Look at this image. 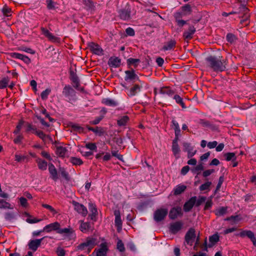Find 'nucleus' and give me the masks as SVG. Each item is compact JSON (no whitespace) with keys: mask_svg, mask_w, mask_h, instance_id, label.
Masks as SVG:
<instances>
[{"mask_svg":"<svg viewBox=\"0 0 256 256\" xmlns=\"http://www.w3.org/2000/svg\"><path fill=\"white\" fill-rule=\"evenodd\" d=\"M222 56H210L206 58V66L216 72H222L226 69L227 59H222Z\"/></svg>","mask_w":256,"mask_h":256,"instance_id":"nucleus-1","label":"nucleus"},{"mask_svg":"<svg viewBox=\"0 0 256 256\" xmlns=\"http://www.w3.org/2000/svg\"><path fill=\"white\" fill-rule=\"evenodd\" d=\"M103 118L104 116H101L96 118L94 120H91L89 122L90 124L96 125L98 124L103 119Z\"/></svg>","mask_w":256,"mask_h":256,"instance_id":"nucleus-59","label":"nucleus"},{"mask_svg":"<svg viewBox=\"0 0 256 256\" xmlns=\"http://www.w3.org/2000/svg\"><path fill=\"white\" fill-rule=\"evenodd\" d=\"M50 92V90L49 89H46V90H44L40 94L41 98L42 100H46L48 98V96Z\"/></svg>","mask_w":256,"mask_h":256,"instance_id":"nucleus-60","label":"nucleus"},{"mask_svg":"<svg viewBox=\"0 0 256 256\" xmlns=\"http://www.w3.org/2000/svg\"><path fill=\"white\" fill-rule=\"evenodd\" d=\"M180 15V14L179 13H176L175 15V18H176L178 26H182L186 24V22L182 20H178V18Z\"/></svg>","mask_w":256,"mask_h":256,"instance_id":"nucleus-54","label":"nucleus"},{"mask_svg":"<svg viewBox=\"0 0 256 256\" xmlns=\"http://www.w3.org/2000/svg\"><path fill=\"white\" fill-rule=\"evenodd\" d=\"M228 208L226 206H222L217 209L216 212V214L218 216H222L226 214Z\"/></svg>","mask_w":256,"mask_h":256,"instance_id":"nucleus-41","label":"nucleus"},{"mask_svg":"<svg viewBox=\"0 0 256 256\" xmlns=\"http://www.w3.org/2000/svg\"><path fill=\"white\" fill-rule=\"evenodd\" d=\"M206 200V197H204V196H200L198 200L196 199V202L195 203L196 206H199L203 202H204Z\"/></svg>","mask_w":256,"mask_h":256,"instance_id":"nucleus-62","label":"nucleus"},{"mask_svg":"<svg viewBox=\"0 0 256 256\" xmlns=\"http://www.w3.org/2000/svg\"><path fill=\"white\" fill-rule=\"evenodd\" d=\"M0 208H12L10 204L4 200H0Z\"/></svg>","mask_w":256,"mask_h":256,"instance_id":"nucleus-48","label":"nucleus"},{"mask_svg":"<svg viewBox=\"0 0 256 256\" xmlns=\"http://www.w3.org/2000/svg\"><path fill=\"white\" fill-rule=\"evenodd\" d=\"M58 233L62 234H67L68 236H70V234L72 232V228H64L62 229H59L58 230Z\"/></svg>","mask_w":256,"mask_h":256,"instance_id":"nucleus-44","label":"nucleus"},{"mask_svg":"<svg viewBox=\"0 0 256 256\" xmlns=\"http://www.w3.org/2000/svg\"><path fill=\"white\" fill-rule=\"evenodd\" d=\"M126 76L124 80L126 82H134L138 78V76L135 74L134 70H131L125 71Z\"/></svg>","mask_w":256,"mask_h":256,"instance_id":"nucleus-14","label":"nucleus"},{"mask_svg":"<svg viewBox=\"0 0 256 256\" xmlns=\"http://www.w3.org/2000/svg\"><path fill=\"white\" fill-rule=\"evenodd\" d=\"M183 215L182 209L180 206L172 208L170 211L169 218L171 220H174L178 216H182Z\"/></svg>","mask_w":256,"mask_h":256,"instance_id":"nucleus-6","label":"nucleus"},{"mask_svg":"<svg viewBox=\"0 0 256 256\" xmlns=\"http://www.w3.org/2000/svg\"><path fill=\"white\" fill-rule=\"evenodd\" d=\"M2 12L3 13V14L6 16H10V14H10L11 12H12L11 9L10 8H9L8 6H4L2 8Z\"/></svg>","mask_w":256,"mask_h":256,"instance_id":"nucleus-52","label":"nucleus"},{"mask_svg":"<svg viewBox=\"0 0 256 256\" xmlns=\"http://www.w3.org/2000/svg\"><path fill=\"white\" fill-rule=\"evenodd\" d=\"M86 148L88 149H89L91 150H94L96 152L97 150V146L95 143L88 142L86 144Z\"/></svg>","mask_w":256,"mask_h":256,"instance_id":"nucleus-53","label":"nucleus"},{"mask_svg":"<svg viewBox=\"0 0 256 256\" xmlns=\"http://www.w3.org/2000/svg\"><path fill=\"white\" fill-rule=\"evenodd\" d=\"M141 88L142 87L140 85L134 84L130 89L129 92L128 93V96L131 97L135 96L136 94L140 91Z\"/></svg>","mask_w":256,"mask_h":256,"instance_id":"nucleus-28","label":"nucleus"},{"mask_svg":"<svg viewBox=\"0 0 256 256\" xmlns=\"http://www.w3.org/2000/svg\"><path fill=\"white\" fill-rule=\"evenodd\" d=\"M82 4L85 6L84 8L87 10H94L95 6L92 0H82Z\"/></svg>","mask_w":256,"mask_h":256,"instance_id":"nucleus-34","label":"nucleus"},{"mask_svg":"<svg viewBox=\"0 0 256 256\" xmlns=\"http://www.w3.org/2000/svg\"><path fill=\"white\" fill-rule=\"evenodd\" d=\"M204 166L202 163L199 164L196 166L191 169V171L193 174H199L202 170H204Z\"/></svg>","mask_w":256,"mask_h":256,"instance_id":"nucleus-40","label":"nucleus"},{"mask_svg":"<svg viewBox=\"0 0 256 256\" xmlns=\"http://www.w3.org/2000/svg\"><path fill=\"white\" fill-rule=\"evenodd\" d=\"M117 248L121 252L124 250V244L122 240H118L117 242Z\"/></svg>","mask_w":256,"mask_h":256,"instance_id":"nucleus-63","label":"nucleus"},{"mask_svg":"<svg viewBox=\"0 0 256 256\" xmlns=\"http://www.w3.org/2000/svg\"><path fill=\"white\" fill-rule=\"evenodd\" d=\"M46 237V236H44L40 239L30 240L28 244L29 249L34 252L36 251L38 248L40 246L42 241Z\"/></svg>","mask_w":256,"mask_h":256,"instance_id":"nucleus-12","label":"nucleus"},{"mask_svg":"<svg viewBox=\"0 0 256 256\" xmlns=\"http://www.w3.org/2000/svg\"><path fill=\"white\" fill-rule=\"evenodd\" d=\"M12 56L14 58L23 60L26 64L30 62V60L28 56L14 52L12 54Z\"/></svg>","mask_w":256,"mask_h":256,"instance_id":"nucleus-23","label":"nucleus"},{"mask_svg":"<svg viewBox=\"0 0 256 256\" xmlns=\"http://www.w3.org/2000/svg\"><path fill=\"white\" fill-rule=\"evenodd\" d=\"M36 135L41 138L44 142L46 140V138H49L48 136L45 134L41 130L36 132Z\"/></svg>","mask_w":256,"mask_h":256,"instance_id":"nucleus-55","label":"nucleus"},{"mask_svg":"<svg viewBox=\"0 0 256 256\" xmlns=\"http://www.w3.org/2000/svg\"><path fill=\"white\" fill-rule=\"evenodd\" d=\"M212 184V182H206L202 184L200 186V191H204V190H208L210 189V186H211Z\"/></svg>","mask_w":256,"mask_h":256,"instance_id":"nucleus-49","label":"nucleus"},{"mask_svg":"<svg viewBox=\"0 0 256 256\" xmlns=\"http://www.w3.org/2000/svg\"><path fill=\"white\" fill-rule=\"evenodd\" d=\"M67 150L66 148L63 146H58L56 148V154L60 157H64L67 152Z\"/></svg>","mask_w":256,"mask_h":256,"instance_id":"nucleus-37","label":"nucleus"},{"mask_svg":"<svg viewBox=\"0 0 256 256\" xmlns=\"http://www.w3.org/2000/svg\"><path fill=\"white\" fill-rule=\"evenodd\" d=\"M86 127L89 130L94 132L96 134L99 136H102L104 132L103 128L101 127L96 126V128H92L88 125H86Z\"/></svg>","mask_w":256,"mask_h":256,"instance_id":"nucleus-27","label":"nucleus"},{"mask_svg":"<svg viewBox=\"0 0 256 256\" xmlns=\"http://www.w3.org/2000/svg\"><path fill=\"white\" fill-rule=\"evenodd\" d=\"M48 170L51 175L52 178L55 181L56 180L58 179L57 170L52 163L48 164Z\"/></svg>","mask_w":256,"mask_h":256,"instance_id":"nucleus-21","label":"nucleus"},{"mask_svg":"<svg viewBox=\"0 0 256 256\" xmlns=\"http://www.w3.org/2000/svg\"><path fill=\"white\" fill-rule=\"evenodd\" d=\"M5 218L8 220H11L14 218V214L12 212H6L4 216Z\"/></svg>","mask_w":256,"mask_h":256,"instance_id":"nucleus-64","label":"nucleus"},{"mask_svg":"<svg viewBox=\"0 0 256 256\" xmlns=\"http://www.w3.org/2000/svg\"><path fill=\"white\" fill-rule=\"evenodd\" d=\"M120 18L124 20H128L130 18L131 10L129 4H126L124 8L118 11Z\"/></svg>","mask_w":256,"mask_h":256,"instance_id":"nucleus-3","label":"nucleus"},{"mask_svg":"<svg viewBox=\"0 0 256 256\" xmlns=\"http://www.w3.org/2000/svg\"><path fill=\"white\" fill-rule=\"evenodd\" d=\"M70 80L75 84L74 86L76 88L80 84L76 72L72 70L70 72Z\"/></svg>","mask_w":256,"mask_h":256,"instance_id":"nucleus-33","label":"nucleus"},{"mask_svg":"<svg viewBox=\"0 0 256 256\" xmlns=\"http://www.w3.org/2000/svg\"><path fill=\"white\" fill-rule=\"evenodd\" d=\"M91 50L95 54L102 56L104 54V50L98 44L92 43L90 46Z\"/></svg>","mask_w":256,"mask_h":256,"instance_id":"nucleus-19","label":"nucleus"},{"mask_svg":"<svg viewBox=\"0 0 256 256\" xmlns=\"http://www.w3.org/2000/svg\"><path fill=\"white\" fill-rule=\"evenodd\" d=\"M70 126L72 128L73 130L78 132L80 133L83 132L84 131V128L78 124H72Z\"/></svg>","mask_w":256,"mask_h":256,"instance_id":"nucleus-46","label":"nucleus"},{"mask_svg":"<svg viewBox=\"0 0 256 256\" xmlns=\"http://www.w3.org/2000/svg\"><path fill=\"white\" fill-rule=\"evenodd\" d=\"M36 162L38 164V166L40 170H46L48 163L46 161L42 160L40 158H38L36 159Z\"/></svg>","mask_w":256,"mask_h":256,"instance_id":"nucleus-31","label":"nucleus"},{"mask_svg":"<svg viewBox=\"0 0 256 256\" xmlns=\"http://www.w3.org/2000/svg\"><path fill=\"white\" fill-rule=\"evenodd\" d=\"M183 223L181 221H177L172 223L170 226V230L173 234H176L182 227Z\"/></svg>","mask_w":256,"mask_h":256,"instance_id":"nucleus-11","label":"nucleus"},{"mask_svg":"<svg viewBox=\"0 0 256 256\" xmlns=\"http://www.w3.org/2000/svg\"><path fill=\"white\" fill-rule=\"evenodd\" d=\"M160 93L162 94H166L170 96H172L174 94V92L168 86H164L160 88Z\"/></svg>","mask_w":256,"mask_h":256,"instance_id":"nucleus-30","label":"nucleus"},{"mask_svg":"<svg viewBox=\"0 0 256 256\" xmlns=\"http://www.w3.org/2000/svg\"><path fill=\"white\" fill-rule=\"evenodd\" d=\"M102 102L104 104L108 106H116L118 104L116 102L110 98H104Z\"/></svg>","mask_w":256,"mask_h":256,"instance_id":"nucleus-39","label":"nucleus"},{"mask_svg":"<svg viewBox=\"0 0 256 256\" xmlns=\"http://www.w3.org/2000/svg\"><path fill=\"white\" fill-rule=\"evenodd\" d=\"M186 189V186L184 184L176 186L173 190L174 194L178 196L184 192Z\"/></svg>","mask_w":256,"mask_h":256,"instance_id":"nucleus-29","label":"nucleus"},{"mask_svg":"<svg viewBox=\"0 0 256 256\" xmlns=\"http://www.w3.org/2000/svg\"><path fill=\"white\" fill-rule=\"evenodd\" d=\"M97 239L92 237H88L86 241L80 244L77 248L79 250H84L87 249V252L90 253L92 249L97 244Z\"/></svg>","mask_w":256,"mask_h":256,"instance_id":"nucleus-2","label":"nucleus"},{"mask_svg":"<svg viewBox=\"0 0 256 256\" xmlns=\"http://www.w3.org/2000/svg\"><path fill=\"white\" fill-rule=\"evenodd\" d=\"M70 161L74 165L76 166H80L83 163L80 158L76 157H71Z\"/></svg>","mask_w":256,"mask_h":256,"instance_id":"nucleus-43","label":"nucleus"},{"mask_svg":"<svg viewBox=\"0 0 256 256\" xmlns=\"http://www.w3.org/2000/svg\"><path fill=\"white\" fill-rule=\"evenodd\" d=\"M74 209L79 214L86 216L88 213L86 208L83 205L76 201L72 202Z\"/></svg>","mask_w":256,"mask_h":256,"instance_id":"nucleus-8","label":"nucleus"},{"mask_svg":"<svg viewBox=\"0 0 256 256\" xmlns=\"http://www.w3.org/2000/svg\"><path fill=\"white\" fill-rule=\"evenodd\" d=\"M168 214L166 208H160L156 210L154 214V219L157 222H160L164 220Z\"/></svg>","mask_w":256,"mask_h":256,"instance_id":"nucleus-5","label":"nucleus"},{"mask_svg":"<svg viewBox=\"0 0 256 256\" xmlns=\"http://www.w3.org/2000/svg\"><path fill=\"white\" fill-rule=\"evenodd\" d=\"M172 152H173L174 155L176 157V158H180V148H179L177 138H175L172 141Z\"/></svg>","mask_w":256,"mask_h":256,"instance_id":"nucleus-20","label":"nucleus"},{"mask_svg":"<svg viewBox=\"0 0 256 256\" xmlns=\"http://www.w3.org/2000/svg\"><path fill=\"white\" fill-rule=\"evenodd\" d=\"M196 238L195 230L193 228H190L185 235V240L188 244H191L194 242Z\"/></svg>","mask_w":256,"mask_h":256,"instance_id":"nucleus-10","label":"nucleus"},{"mask_svg":"<svg viewBox=\"0 0 256 256\" xmlns=\"http://www.w3.org/2000/svg\"><path fill=\"white\" fill-rule=\"evenodd\" d=\"M182 10L184 15L190 14L192 12L191 6L188 4H185L182 7Z\"/></svg>","mask_w":256,"mask_h":256,"instance_id":"nucleus-42","label":"nucleus"},{"mask_svg":"<svg viewBox=\"0 0 256 256\" xmlns=\"http://www.w3.org/2000/svg\"><path fill=\"white\" fill-rule=\"evenodd\" d=\"M62 94L68 99V102L76 100V92L69 85L66 86L63 88Z\"/></svg>","mask_w":256,"mask_h":256,"instance_id":"nucleus-4","label":"nucleus"},{"mask_svg":"<svg viewBox=\"0 0 256 256\" xmlns=\"http://www.w3.org/2000/svg\"><path fill=\"white\" fill-rule=\"evenodd\" d=\"M241 238L248 237L250 240L254 239L255 237L254 233L250 230H242L238 234Z\"/></svg>","mask_w":256,"mask_h":256,"instance_id":"nucleus-26","label":"nucleus"},{"mask_svg":"<svg viewBox=\"0 0 256 256\" xmlns=\"http://www.w3.org/2000/svg\"><path fill=\"white\" fill-rule=\"evenodd\" d=\"M41 31L44 35L50 40L52 42H58L59 38L53 35L47 29L44 28H41Z\"/></svg>","mask_w":256,"mask_h":256,"instance_id":"nucleus-18","label":"nucleus"},{"mask_svg":"<svg viewBox=\"0 0 256 256\" xmlns=\"http://www.w3.org/2000/svg\"><path fill=\"white\" fill-rule=\"evenodd\" d=\"M176 42L174 40H170L168 42L164 43L162 50L164 51L170 50L175 48Z\"/></svg>","mask_w":256,"mask_h":256,"instance_id":"nucleus-25","label":"nucleus"},{"mask_svg":"<svg viewBox=\"0 0 256 256\" xmlns=\"http://www.w3.org/2000/svg\"><path fill=\"white\" fill-rule=\"evenodd\" d=\"M108 250L106 243H102L98 249H95L94 252H96V256H106V252Z\"/></svg>","mask_w":256,"mask_h":256,"instance_id":"nucleus-15","label":"nucleus"},{"mask_svg":"<svg viewBox=\"0 0 256 256\" xmlns=\"http://www.w3.org/2000/svg\"><path fill=\"white\" fill-rule=\"evenodd\" d=\"M60 224L58 222H54V223L46 225L42 231H46V232H50L52 230H58Z\"/></svg>","mask_w":256,"mask_h":256,"instance_id":"nucleus-22","label":"nucleus"},{"mask_svg":"<svg viewBox=\"0 0 256 256\" xmlns=\"http://www.w3.org/2000/svg\"><path fill=\"white\" fill-rule=\"evenodd\" d=\"M42 206L47 210H48L54 216L56 214H57L56 210L51 206L48 204H42Z\"/></svg>","mask_w":256,"mask_h":256,"instance_id":"nucleus-51","label":"nucleus"},{"mask_svg":"<svg viewBox=\"0 0 256 256\" xmlns=\"http://www.w3.org/2000/svg\"><path fill=\"white\" fill-rule=\"evenodd\" d=\"M248 8L245 5L241 4H240V6L238 8V13H242L244 14V20H242L240 22L242 24H243L244 22H245V24L247 25V21L248 20V18L249 17V15L248 14Z\"/></svg>","mask_w":256,"mask_h":256,"instance_id":"nucleus-9","label":"nucleus"},{"mask_svg":"<svg viewBox=\"0 0 256 256\" xmlns=\"http://www.w3.org/2000/svg\"><path fill=\"white\" fill-rule=\"evenodd\" d=\"M126 62L128 66H130L134 65V66L136 68L140 62V60L138 58H130L127 60Z\"/></svg>","mask_w":256,"mask_h":256,"instance_id":"nucleus-38","label":"nucleus"},{"mask_svg":"<svg viewBox=\"0 0 256 256\" xmlns=\"http://www.w3.org/2000/svg\"><path fill=\"white\" fill-rule=\"evenodd\" d=\"M196 196H192L185 202L184 205V210L185 212H188L192 209L196 202Z\"/></svg>","mask_w":256,"mask_h":256,"instance_id":"nucleus-13","label":"nucleus"},{"mask_svg":"<svg viewBox=\"0 0 256 256\" xmlns=\"http://www.w3.org/2000/svg\"><path fill=\"white\" fill-rule=\"evenodd\" d=\"M80 228L82 232H86L90 229V224L88 222H82Z\"/></svg>","mask_w":256,"mask_h":256,"instance_id":"nucleus-45","label":"nucleus"},{"mask_svg":"<svg viewBox=\"0 0 256 256\" xmlns=\"http://www.w3.org/2000/svg\"><path fill=\"white\" fill-rule=\"evenodd\" d=\"M9 82V78L8 77L4 78L1 80H0V89L4 88L8 86Z\"/></svg>","mask_w":256,"mask_h":256,"instance_id":"nucleus-50","label":"nucleus"},{"mask_svg":"<svg viewBox=\"0 0 256 256\" xmlns=\"http://www.w3.org/2000/svg\"><path fill=\"white\" fill-rule=\"evenodd\" d=\"M226 38V40L230 43L234 42L236 40V36L231 33L228 34Z\"/></svg>","mask_w":256,"mask_h":256,"instance_id":"nucleus-57","label":"nucleus"},{"mask_svg":"<svg viewBox=\"0 0 256 256\" xmlns=\"http://www.w3.org/2000/svg\"><path fill=\"white\" fill-rule=\"evenodd\" d=\"M174 98L175 100L176 103L180 104L182 108H186L183 102L182 98L179 95H175L174 97Z\"/></svg>","mask_w":256,"mask_h":256,"instance_id":"nucleus-47","label":"nucleus"},{"mask_svg":"<svg viewBox=\"0 0 256 256\" xmlns=\"http://www.w3.org/2000/svg\"><path fill=\"white\" fill-rule=\"evenodd\" d=\"M220 238L218 234H215L209 237L210 244L208 247L211 248L219 241Z\"/></svg>","mask_w":256,"mask_h":256,"instance_id":"nucleus-32","label":"nucleus"},{"mask_svg":"<svg viewBox=\"0 0 256 256\" xmlns=\"http://www.w3.org/2000/svg\"><path fill=\"white\" fill-rule=\"evenodd\" d=\"M129 117L127 116H124L118 120L117 124L119 126H124L129 120Z\"/></svg>","mask_w":256,"mask_h":256,"instance_id":"nucleus-36","label":"nucleus"},{"mask_svg":"<svg viewBox=\"0 0 256 256\" xmlns=\"http://www.w3.org/2000/svg\"><path fill=\"white\" fill-rule=\"evenodd\" d=\"M108 64L110 67L118 68L121 64V60L118 57L111 56L108 60Z\"/></svg>","mask_w":256,"mask_h":256,"instance_id":"nucleus-16","label":"nucleus"},{"mask_svg":"<svg viewBox=\"0 0 256 256\" xmlns=\"http://www.w3.org/2000/svg\"><path fill=\"white\" fill-rule=\"evenodd\" d=\"M184 151L188 152V158H192L196 152V150H194V148L190 143L184 142Z\"/></svg>","mask_w":256,"mask_h":256,"instance_id":"nucleus-7","label":"nucleus"},{"mask_svg":"<svg viewBox=\"0 0 256 256\" xmlns=\"http://www.w3.org/2000/svg\"><path fill=\"white\" fill-rule=\"evenodd\" d=\"M60 172L62 176L66 180H69V176L68 172L64 168H60Z\"/></svg>","mask_w":256,"mask_h":256,"instance_id":"nucleus-61","label":"nucleus"},{"mask_svg":"<svg viewBox=\"0 0 256 256\" xmlns=\"http://www.w3.org/2000/svg\"><path fill=\"white\" fill-rule=\"evenodd\" d=\"M46 2L48 10L55 9V3L52 0H46Z\"/></svg>","mask_w":256,"mask_h":256,"instance_id":"nucleus-58","label":"nucleus"},{"mask_svg":"<svg viewBox=\"0 0 256 256\" xmlns=\"http://www.w3.org/2000/svg\"><path fill=\"white\" fill-rule=\"evenodd\" d=\"M195 32V28L192 26H190L188 30L184 32L183 37L185 39H191L192 38V35L194 34Z\"/></svg>","mask_w":256,"mask_h":256,"instance_id":"nucleus-24","label":"nucleus"},{"mask_svg":"<svg viewBox=\"0 0 256 256\" xmlns=\"http://www.w3.org/2000/svg\"><path fill=\"white\" fill-rule=\"evenodd\" d=\"M114 215L115 216V226L118 230H121L122 228V221L121 220L120 211L118 210H116L114 211Z\"/></svg>","mask_w":256,"mask_h":256,"instance_id":"nucleus-17","label":"nucleus"},{"mask_svg":"<svg viewBox=\"0 0 256 256\" xmlns=\"http://www.w3.org/2000/svg\"><path fill=\"white\" fill-rule=\"evenodd\" d=\"M224 156L226 161L234 162L236 160V156L234 152H226L224 154Z\"/></svg>","mask_w":256,"mask_h":256,"instance_id":"nucleus-35","label":"nucleus"},{"mask_svg":"<svg viewBox=\"0 0 256 256\" xmlns=\"http://www.w3.org/2000/svg\"><path fill=\"white\" fill-rule=\"evenodd\" d=\"M28 156H20L18 154L15 155V160L18 162H20L22 161H24L25 160H28Z\"/></svg>","mask_w":256,"mask_h":256,"instance_id":"nucleus-56","label":"nucleus"}]
</instances>
